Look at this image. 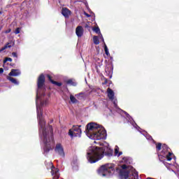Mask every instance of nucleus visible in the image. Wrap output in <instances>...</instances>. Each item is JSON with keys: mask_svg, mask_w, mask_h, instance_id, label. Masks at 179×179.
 I'll use <instances>...</instances> for the list:
<instances>
[{"mask_svg": "<svg viewBox=\"0 0 179 179\" xmlns=\"http://www.w3.org/2000/svg\"><path fill=\"white\" fill-rule=\"evenodd\" d=\"M107 93L108 99L110 101H113L114 106V109H109V111H110V113H114V111H117V113H123L125 115L126 112L118 108V105L117 104V99H115V97L114 96V91H113V90L110 88H108Z\"/></svg>", "mask_w": 179, "mask_h": 179, "instance_id": "obj_9", "label": "nucleus"}, {"mask_svg": "<svg viewBox=\"0 0 179 179\" xmlns=\"http://www.w3.org/2000/svg\"><path fill=\"white\" fill-rule=\"evenodd\" d=\"M85 134L90 139L101 141L107 138V132L103 126L94 122L89 123L86 126Z\"/></svg>", "mask_w": 179, "mask_h": 179, "instance_id": "obj_3", "label": "nucleus"}, {"mask_svg": "<svg viewBox=\"0 0 179 179\" xmlns=\"http://www.w3.org/2000/svg\"><path fill=\"white\" fill-rule=\"evenodd\" d=\"M122 155V152H120V148L118 146H115V156L120 157Z\"/></svg>", "mask_w": 179, "mask_h": 179, "instance_id": "obj_21", "label": "nucleus"}, {"mask_svg": "<svg viewBox=\"0 0 179 179\" xmlns=\"http://www.w3.org/2000/svg\"><path fill=\"white\" fill-rule=\"evenodd\" d=\"M99 38L102 40V42L103 43V45H104V43H106L104 42V38H103V35L101 34V32L99 34Z\"/></svg>", "mask_w": 179, "mask_h": 179, "instance_id": "obj_29", "label": "nucleus"}, {"mask_svg": "<svg viewBox=\"0 0 179 179\" xmlns=\"http://www.w3.org/2000/svg\"><path fill=\"white\" fill-rule=\"evenodd\" d=\"M7 79L10 80L11 83H13L14 85H16L17 86L19 85V81L16 80V78H12V77H7Z\"/></svg>", "mask_w": 179, "mask_h": 179, "instance_id": "obj_20", "label": "nucleus"}, {"mask_svg": "<svg viewBox=\"0 0 179 179\" xmlns=\"http://www.w3.org/2000/svg\"><path fill=\"white\" fill-rule=\"evenodd\" d=\"M0 73H3V69L0 68Z\"/></svg>", "mask_w": 179, "mask_h": 179, "instance_id": "obj_34", "label": "nucleus"}, {"mask_svg": "<svg viewBox=\"0 0 179 179\" xmlns=\"http://www.w3.org/2000/svg\"><path fill=\"white\" fill-rule=\"evenodd\" d=\"M71 13L69 9L66 8H64L62 10V14L63 15V16H64V17H69V16H71Z\"/></svg>", "mask_w": 179, "mask_h": 179, "instance_id": "obj_16", "label": "nucleus"}, {"mask_svg": "<svg viewBox=\"0 0 179 179\" xmlns=\"http://www.w3.org/2000/svg\"><path fill=\"white\" fill-rule=\"evenodd\" d=\"M92 30H93V31L96 33V34H100L101 33V31H100V28H99V27H96L93 28Z\"/></svg>", "mask_w": 179, "mask_h": 179, "instance_id": "obj_25", "label": "nucleus"}, {"mask_svg": "<svg viewBox=\"0 0 179 179\" xmlns=\"http://www.w3.org/2000/svg\"><path fill=\"white\" fill-rule=\"evenodd\" d=\"M85 27V29H87L89 27V25L87 24H86Z\"/></svg>", "mask_w": 179, "mask_h": 179, "instance_id": "obj_35", "label": "nucleus"}, {"mask_svg": "<svg viewBox=\"0 0 179 179\" xmlns=\"http://www.w3.org/2000/svg\"><path fill=\"white\" fill-rule=\"evenodd\" d=\"M45 82V77L44 74H41L38 78V89L36 91V111L37 118L39 125V136L41 141L43 148H45V123H44V117H43V107H44V83Z\"/></svg>", "mask_w": 179, "mask_h": 179, "instance_id": "obj_1", "label": "nucleus"}, {"mask_svg": "<svg viewBox=\"0 0 179 179\" xmlns=\"http://www.w3.org/2000/svg\"><path fill=\"white\" fill-rule=\"evenodd\" d=\"M0 52H2V51H0Z\"/></svg>", "mask_w": 179, "mask_h": 179, "instance_id": "obj_36", "label": "nucleus"}, {"mask_svg": "<svg viewBox=\"0 0 179 179\" xmlns=\"http://www.w3.org/2000/svg\"><path fill=\"white\" fill-rule=\"evenodd\" d=\"M122 163H124L122 166V170L120 172V176L122 179H127L129 177V179H138V173L132 166H128V164H132V158L129 157H123Z\"/></svg>", "mask_w": 179, "mask_h": 179, "instance_id": "obj_4", "label": "nucleus"}, {"mask_svg": "<svg viewBox=\"0 0 179 179\" xmlns=\"http://www.w3.org/2000/svg\"><path fill=\"white\" fill-rule=\"evenodd\" d=\"M156 149H157V152H159V150H162V154L158 155V157L161 162H163L165 166H166V161H163L162 160V159L164 158L167 160V162L171 161V159H173V153L169 151V149L170 148H169V146H167V145L164 144L162 146V143H159L156 145Z\"/></svg>", "mask_w": 179, "mask_h": 179, "instance_id": "obj_5", "label": "nucleus"}, {"mask_svg": "<svg viewBox=\"0 0 179 179\" xmlns=\"http://www.w3.org/2000/svg\"><path fill=\"white\" fill-rule=\"evenodd\" d=\"M22 72L19 69H11L10 72L9 73V76H20Z\"/></svg>", "mask_w": 179, "mask_h": 179, "instance_id": "obj_15", "label": "nucleus"}, {"mask_svg": "<svg viewBox=\"0 0 179 179\" xmlns=\"http://www.w3.org/2000/svg\"><path fill=\"white\" fill-rule=\"evenodd\" d=\"M79 2H83V3L85 5V7L88 9L89 8V4L87 3V1L86 0H83L82 1H79Z\"/></svg>", "mask_w": 179, "mask_h": 179, "instance_id": "obj_27", "label": "nucleus"}, {"mask_svg": "<svg viewBox=\"0 0 179 179\" xmlns=\"http://www.w3.org/2000/svg\"><path fill=\"white\" fill-rule=\"evenodd\" d=\"M84 30L83 26H78L76 28V34L77 37L80 38L82 36H83Z\"/></svg>", "mask_w": 179, "mask_h": 179, "instance_id": "obj_14", "label": "nucleus"}, {"mask_svg": "<svg viewBox=\"0 0 179 179\" xmlns=\"http://www.w3.org/2000/svg\"><path fill=\"white\" fill-rule=\"evenodd\" d=\"M124 114H125V117H126V120H127V122H129L131 124V125H132V127H134V128L137 129V131H138V132H140V134H142L146 138V139H148V141H151L153 143H155V140H153V138L151 137V136L149 135L146 131H141V127H139L138 125L136 124V123L135 122V121L134 120L132 117H131V115H129L128 114V113L124 112Z\"/></svg>", "mask_w": 179, "mask_h": 179, "instance_id": "obj_7", "label": "nucleus"}, {"mask_svg": "<svg viewBox=\"0 0 179 179\" xmlns=\"http://www.w3.org/2000/svg\"><path fill=\"white\" fill-rule=\"evenodd\" d=\"M80 127L82 126H73V127L69 130V135L71 139H73V138H80V136H82V129H80Z\"/></svg>", "mask_w": 179, "mask_h": 179, "instance_id": "obj_10", "label": "nucleus"}, {"mask_svg": "<svg viewBox=\"0 0 179 179\" xmlns=\"http://www.w3.org/2000/svg\"><path fill=\"white\" fill-rule=\"evenodd\" d=\"M93 41H94V44H95V45H99V44H100V41L99 40V36H94L93 37Z\"/></svg>", "mask_w": 179, "mask_h": 179, "instance_id": "obj_23", "label": "nucleus"}, {"mask_svg": "<svg viewBox=\"0 0 179 179\" xmlns=\"http://www.w3.org/2000/svg\"><path fill=\"white\" fill-rule=\"evenodd\" d=\"M84 14L87 17H90V15L87 14V13H85Z\"/></svg>", "mask_w": 179, "mask_h": 179, "instance_id": "obj_33", "label": "nucleus"}, {"mask_svg": "<svg viewBox=\"0 0 179 179\" xmlns=\"http://www.w3.org/2000/svg\"><path fill=\"white\" fill-rule=\"evenodd\" d=\"M55 153H57V155H59L62 157H65V152H64V147H62V145L61 143H57L56 145V147L55 148Z\"/></svg>", "mask_w": 179, "mask_h": 179, "instance_id": "obj_12", "label": "nucleus"}, {"mask_svg": "<svg viewBox=\"0 0 179 179\" xmlns=\"http://www.w3.org/2000/svg\"><path fill=\"white\" fill-rule=\"evenodd\" d=\"M70 100L73 104H76V103H78V99L73 96V95H70Z\"/></svg>", "mask_w": 179, "mask_h": 179, "instance_id": "obj_24", "label": "nucleus"}, {"mask_svg": "<svg viewBox=\"0 0 179 179\" xmlns=\"http://www.w3.org/2000/svg\"><path fill=\"white\" fill-rule=\"evenodd\" d=\"M49 130L48 134H46V148L45 152H50V150H52V148H54V130L52 129V126H49L48 127Z\"/></svg>", "mask_w": 179, "mask_h": 179, "instance_id": "obj_8", "label": "nucleus"}, {"mask_svg": "<svg viewBox=\"0 0 179 179\" xmlns=\"http://www.w3.org/2000/svg\"><path fill=\"white\" fill-rule=\"evenodd\" d=\"M13 45H15V43H12V42L8 43L3 48L0 49V51H5L6 48H12Z\"/></svg>", "mask_w": 179, "mask_h": 179, "instance_id": "obj_17", "label": "nucleus"}, {"mask_svg": "<svg viewBox=\"0 0 179 179\" xmlns=\"http://www.w3.org/2000/svg\"><path fill=\"white\" fill-rule=\"evenodd\" d=\"M113 69L114 66H113V64H108L105 69V72L107 76L109 78V79H111V78H113Z\"/></svg>", "mask_w": 179, "mask_h": 179, "instance_id": "obj_13", "label": "nucleus"}, {"mask_svg": "<svg viewBox=\"0 0 179 179\" xmlns=\"http://www.w3.org/2000/svg\"><path fill=\"white\" fill-rule=\"evenodd\" d=\"M20 33V28H17L15 31V34H19Z\"/></svg>", "mask_w": 179, "mask_h": 179, "instance_id": "obj_30", "label": "nucleus"}, {"mask_svg": "<svg viewBox=\"0 0 179 179\" xmlns=\"http://www.w3.org/2000/svg\"><path fill=\"white\" fill-rule=\"evenodd\" d=\"M67 85H70V86H76L78 84L76 82L73 81L72 79H69L66 81Z\"/></svg>", "mask_w": 179, "mask_h": 179, "instance_id": "obj_22", "label": "nucleus"}, {"mask_svg": "<svg viewBox=\"0 0 179 179\" xmlns=\"http://www.w3.org/2000/svg\"><path fill=\"white\" fill-rule=\"evenodd\" d=\"M76 97H77L78 100H85L86 99V93L80 92L79 94H76Z\"/></svg>", "mask_w": 179, "mask_h": 179, "instance_id": "obj_18", "label": "nucleus"}, {"mask_svg": "<svg viewBox=\"0 0 179 179\" xmlns=\"http://www.w3.org/2000/svg\"><path fill=\"white\" fill-rule=\"evenodd\" d=\"M94 143H97L101 147L90 146L87 150V159L89 163H97L99 160H101L103 157H113V149L110 148L108 143L106 141H94Z\"/></svg>", "mask_w": 179, "mask_h": 179, "instance_id": "obj_2", "label": "nucleus"}, {"mask_svg": "<svg viewBox=\"0 0 179 179\" xmlns=\"http://www.w3.org/2000/svg\"><path fill=\"white\" fill-rule=\"evenodd\" d=\"M12 55H13V57H14V58H17V53L13 52L12 53Z\"/></svg>", "mask_w": 179, "mask_h": 179, "instance_id": "obj_31", "label": "nucleus"}, {"mask_svg": "<svg viewBox=\"0 0 179 179\" xmlns=\"http://www.w3.org/2000/svg\"><path fill=\"white\" fill-rule=\"evenodd\" d=\"M104 50H105V53L106 55L109 57L110 55V52L108 51V48H107V45H106V43H104Z\"/></svg>", "mask_w": 179, "mask_h": 179, "instance_id": "obj_26", "label": "nucleus"}, {"mask_svg": "<svg viewBox=\"0 0 179 179\" xmlns=\"http://www.w3.org/2000/svg\"><path fill=\"white\" fill-rule=\"evenodd\" d=\"M115 173V165L114 164H106L99 167L97 174L99 177L108 178Z\"/></svg>", "mask_w": 179, "mask_h": 179, "instance_id": "obj_6", "label": "nucleus"}, {"mask_svg": "<svg viewBox=\"0 0 179 179\" xmlns=\"http://www.w3.org/2000/svg\"><path fill=\"white\" fill-rule=\"evenodd\" d=\"M12 62V58L10 57H6L4 60V62Z\"/></svg>", "mask_w": 179, "mask_h": 179, "instance_id": "obj_28", "label": "nucleus"}, {"mask_svg": "<svg viewBox=\"0 0 179 179\" xmlns=\"http://www.w3.org/2000/svg\"><path fill=\"white\" fill-rule=\"evenodd\" d=\"M47 170H51L50 173L52 176L53 179H58L59 178V170L57 168H55L52 164V162H48L46 164Z\"/></svg>", "mask_w": 179, "mask_h": 179, "instance_id": "obj_11", "label": "nucleus"}, {"mask_svg": "<svg viewBox=\"0 0 179 179\" xmlns=\"http://www.w3.org/2000/svg\"><path fill=\"white\" fill-rule=\"evenodd\" d=\"M10 31H11V30H10V29H9L6 30V31H5V33H6V34H8V33H10Z\"/></svg>", "mask_w": 179, "mask_h": 179, "instance_id": "obj_32", "label": "nucleus"}, {"mask_svg": "<svg viewBox=\"0 0 179 179\" xmlns=\"http://www.w3.org/2000/svg\"><path fill=\"white\" fill-rule=\"evenodd\" d=\"M46 76L48 77V79L50 80V82H51V83H52V85H55L56 86H62V83H59V82H56L54 81L52 78L51 76L50 75H46Z\"/></svg>", "mask_w": 179, "mask_h": 179, "instance_id": "obj_19", "label": "nucleus"}]
</instances>
